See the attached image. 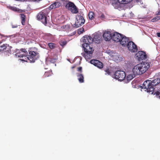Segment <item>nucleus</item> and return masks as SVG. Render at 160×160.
Masks as SVG:
<instances>
[{
	"label": "nucleus",
	"instance_id": "1",
	"mask_svg": "<svg viewBox=\"0 0 160 160\" xmlns=\"http://www.w3.org/2000/svg\"><path fill=\"white\" fill-rule=\"evenodd\" d=\"M160 83V78L155 79L152 81L147 80L144 81L141 86L142 88L146 89L147 92L151 94L154 93V87Z\"/></svg>",
	"mask_w": 160,
	"mask_h": 160
},
{
	"label": "nucleus",
	"instance_id": "2",
	"mask_svg": "<svg viewBox=\"0 0 160 160\" xmlns=\"http://www.w3.org/2000/svg\"><path fill=\"white\" fill-rule=\"evenodd\" d=\"M150 67L148 62H143L135 66L132 70L133 73L139 75L142 74L146 72Z\"/></svg>",
	"mask_w": 160,
	"mask_h": 160
},
{
	"label": "nucleus",
	"instance_id": "3",
	"mask_svg": "<svg viewBox=\"0 0 160 160\" xmlns=\"http://www.w3.org/2000/svg\"><path fill=\"white\" fill-rule=\"evenodd\" d=\"M93 39L90 36L86 35L83 37L82 41L84 43L82 44V47L84 52H93L94 49L90 46V44L93 42Z\"/></svg>",
	"mask_w": 160,
	"mask_h": 160
},
{
	"label": "nucleus",
	"instance_id": "4",
	"mask_svg": "<svg viewBox=\"0 0 160 160\" xmlns=\"http://www.w3.org/2000/svg\"><path fill=\"white\" fill-rule=\"evenodd\" d=\"M29 55L28 54V56L24 58L21 59L22 61L27 62L28 60L30 61L31 62H34L39 57V53L37 51H34L32 50L29 51Z\"/></svg>",
	"mask_w": 160,
	"mask_h": 160
},
{
	"label": "nucleus",
	"instance_id": "5",
	"mask_svg": "<svg viewBox=\"0 0 160 160\" xmlns=\"http://www.w3.org/2000/svg\"><path fill=\"white\" fill-rule=\"evenodd\" d=\"M48 13L46 10L40 12L37 15V18L40 20L43 24L46 25L47 22V16Z\"/></svg>",
	"mask_w": 160,
	"mask_h": 160
},
{
	"label": "nucleus",
	"instance_id": "6",
	"mask_svg": "<svg viewBox=\"0 0 160 160\" xmlns=\"http://www.w3.org/2000/svg\"><path fill=\"white\" fill-rule=\"evenodd\" d=\"M76 21L74 24V27L78 28L83 24L85 22V20L82 16L77 15L76 17Z\"/></svg>",
	"mask_w": 160,
	"mask_h": 160
},
{
	"label": "nucleus",
	"instance_id": "7",
	"mask_svg": "<svg viewBox=\"0 0 160 160\" xmlns=\"http://www.w3.org/2000/svg\"><path fill=\"white\" fill-rule=\"evenodd\" d=\"M12 47L7 44H3L0 47V52L3 51L5 54L9 55L12 52L11 49Z\"/></svg>",
	"mask_w": 160,
	"mask_h": 160
},
{
	"label": "nucleus",
	"instance_id": "8",
	"mask_svg": "<svg viewBox=\"0 0 160 160\" xmlns=\"http://www.w3.org/2000/svg\"><path fill=\"white\" fill-rule=\"evenodd\" d=\"M114 75L115 78L121 81L124 80L126 77L125 72L122 70H118L115 72Z\"/></svg>",
	"mask_w": 160,
	"mask_h": 160
},
{
	"label": "nucleus",
	"instance_id": "9",
	"mask_svg": "<svg viewBox=\"0 0 160 160\" xmlns=\"http://www.w3.org/2000/svg\"><path fill=\"white\" fill-rule=\"evenodd\" d=\"M66 7L73 13L76 14L78 12V8L73 2H69L66 5Z\"/></svg>",
	"mask_w": 160,
	"mask_h": 160
},
{
	"label": "nucleus",
	"instance_id": "10",
	"mask_svg": "<svg viewBox=\"0 0 160 160\" xmlns=\"http://www.w3.org/2000/svg\"><path fill=\"white\" fill-rule=\"evenodd\" d=\"M16 52V55L17 57L24 58V59H25V58L28 56V52L25 48H21L20 50L17 51Z\"/></svg>",
	"mask_w": 160,
	"mask_h": 160
},
{
	"label": "nucleus",
	"instance_id": "11",
	"mask_svg": "<svg viewBox=\"0 0 160 160\" xmlns=\"http://www.w3.org/2000/svg\"><path fill=\"white\" fill-rule=\"evenodd\" d=\"M126 47L128 50L132 52H136L138 50L137 45L132 41L129 42Z\"/></svg>",
	"mask_w": 160,
	"mask_h": 160
},
{
	"label": "nucleus",
	"instance_id": "12",
	"mask_svg": "<svg viewBox=\"0 0 160 160\" xmlns=\"http://www.w3.org/2000/svg\"><path fill=\"white\" fill-rule=\"evenodd\" d=\"M123 35L117 32H114L112 35V39L115 42H120Z\"/></svg>",
	"mask_w": 160,
	"mask_h": 160
},
{
	"label": "nucleus",
	"instance_id": "13",
	"mask_svg": "<svg viewBox=\"0 0 160 160\" xmlns=\"http://www.w3.org/2000/svg\"><path fill=\"white\" fill-rule=\"evenodd\" d=\"M137 57L138 61L145 59L147 58L146 54L145 52L142 51H139L137 54Z\"/></svg>",
	"mask_w": 160,
	"mask_h": 160
},
{
	"label": "nucleus",
	"instance_id": "14",
	"mask_svg": "<svg viewBox=\"0 0 160 160\" xmlns=\"http://www.w3.org/2000/svg\"><path fill=\"white\" fill-rule=\"evenodd\" d=\"M90 62L91 63L93 64L99 68H102L103 67L102 63L98 60H91Z\"/></svg>",
	"mask_w": 160,
	"mask_h": 160
},
{
	"label": "nucleus",
	"instance_id": "15",
	"mask_svg": "<svg viewBox=\"0 0 160 160\" xmlns=\"http://www.w3.org/2000/svg\"><path fill=\"white\" fill-rule=\"evenodd\" d=\"M112 35L110 31H105L103 34V37L106 41H109L112 39Z\"/></svg>",
	"mask_w": 160,
	"mask_h": 160
},
{
	"label": "nucleus",
	"instance_id": "16",
	"mask_svg": "<svg viewBox=\"0 0 160 160\" xmlns=\"http://www.w3.org/2000/svg\"><path fill=\"white\" fill-rule=\"evenodd\" d=\"M130 41H129L128 38L124 36H123L122 38L120 40L119 42L120 44L123 47H126L127 44H128V42Z\"/></svg>",
	"mask_w": 160,
	"mask_h": 160
},
{
	"label": "nucleus",
	"instance_id": "17",
	"mask_svg": "<svg viewBox=\"0 0 160 160\" xmlns=\"http://www.w3.org/2000/svg\"><path fill=\"white\" fill-rule=\"evenodd\" d=\"M61 5V3L59 2H55L50 5L49 7V8L51 10L53 8H58Z\"/></svg>",
	"mask_w": 160,
	"mask_h": 160
},
{
	"label": "nucleus",
	"instance_id": "18",
	"mask_svg": "<svg viewBox=\"0 0 160 160\" xmlns=\"http://www.w3.org/2000/svg\"><path fill=\"white\" fill-rule=\"evenodd\" d=\"M85 52V53L84 54L83 56L87 60L92 58L93 52Z\"/></svg>",
	"mask_w": 160,
	"mask_h": 160
},
{
	"label": "nucleus",
	"instance_id": "19",
	"mask_svg": "<svg viewBox=\"0 0 160 160\" xmlns=\"http://www.w3.org/2000/svg\"><path fill=\"white\" fill-rule=\"evenodd\" d=\"M77 77H78V79L80 83H83L84 82V78L83 75L82 74L79 73H77Z\"/></svg>",
	"mask_w": 160,
	"mask_h": 160
},
{
	"label": "nucleus",
	"instance_id": "20",
	"mask_svg": "<svg viewBox=\"0 0 160 160\" xmlns=\"http://www.w3.org/2000/svg\"><path fill=\"white\" fill-rule=\"evenodd\" d=\"M136 75H137L134 74L133 73V74H129L127 76L126 78L125 79V80L126 81L127 80V82H128L134 78Z\"/></svg>",
	"mask_w": 160,
	"mask_h": 160
},
{
	"label": "nucleus",
	"instance_id": "21",
	"mask_svg": "<svg viewBox=\"0 0 160 160\" xmlns=\"http://www.w3.org/2000/svg\"><path fill=\"white\" fill-rule=\"evenodd\" d=\"M133 0H117V2L121 4H126L128 3Z\"/></svg>",
	"mask_w": 160,
	"mask_h": 160
},
{
	"label": "nucleus",
	"instance_id": "22",
	"mask_svg": "<svg viewBox=\"0 0 160 160\" xmlns=\"http://www.w3.org/2000/svg\"><path fill=\"white\" fill-rule=\"evenodd\" d=\"M21 18L22 20L21 23L23 25H25V21L26 18V16L23 14H20Z\"/></svg>",
	"mask_w": 160,
	"mask_h": 160
},
{
	"label": "nucleus",
	"instance_id": "23",
	"mask_svg": "<svg viewBox=\"0 0 160 160\" xmlns=\"http://www.w3.org/2000/svg\"><path fill=\"white\" fill-rule=\"evenodd\" d=\"M52 74V70H49L47 72H46L43 75V77L46 78L51 76Z\"/></svg>",
	"mask_w": 160,
	"mask_h": 160
},
{
	"label": "nucleus",
	"instance_id": "24",
	"mask_svg": "<svg viewBox=\"0 0 160 160\" xmlns=\"http://www.w3.org/2000/svg\"><path fill=\"white\" fill-rule=\"evenodd\" d=\"M48 46L51 49H53L56 47V44L54 43L51 42L48 43Z\"/></svg>",
	"mask_w": 160,
	"mask_h": 160
},
{
	"label": "nucleus",
	"instance_id": "25",
	"mask_svg": "<svg viewBox=\"0 0 160 160\" xmlns=\"http://www.w3.org/2000/svg\"><path fill=\"white\" fill-rule=\"evenodd\" d=\"M94 14L93 12H90L89 13L88 17L91 20H92L94 18Z\"/></svg>",
	"mask_w": 160,
	"mask_h": 160
},
{
	"label": "nucleus",
	"instance_id": "26",
	"mask_svg": "<svg viewBox=\"0 0 160 160\" xmlns=\"http://www.w3.org/2000/svg\"><path fill=\"white\" fill-rule=\"evenodd\" d=\"M49 59H49V60L50 62H51L52 63H54L55 62H56V61L57 60V58H49Z\"/></svg>",
	"mask_w": 160,
	"mask_h": 160
},
{
	"label": "nucleus",
	"instance_id": "27",
	"mask_svg": "<svg viewBox=\"0 0 160 160\" xmlns=\"http://www.w3.org/2000/svg\"><path fill=\"white\" fill-rule=\"evenodd\" d=\"M99 16H98L99 18L102 19L105 18V16L104 15V14L102 13V12H100V13H99Z\"/></svg>",
	"mask_w": 160,
	"mask_h": 160
},
{
	"label": "nucleus",
	"instance_id": "28",
	"mask_svg": "<svg viewBox=\"0 0 160 160\" xmlns=\"http://www.w3.org/2000/svg\"><path fill=\"white\" fill-rule=\"evenodd\" d=\"M160 18L159 17H157L152 19V22H154L158 20Z\"/></svg>",
	"mask_w": 160,
	"mask_h": 160
},
{
	"label": "nucleus",
	"instance_id": "29",
	"mask_svg": "<svg viewBox=\"0 0 160 160\" xmlns=\"http://www.w3.org/2000/svg\"><path fill=\"white\" fill-rule=\"evenodd\" d=\"M60 45L62 46H64L67 44L66 41L61 42H60Z\"/></svg>",
	"mask_w": 160,
	"mask_h": 160
},
{
	"label": "nucleus",
	"instance_id": "30",
	"mask_svg": "<svg viewBox=\"0 0 160 160\" xmlns=\"http://www.w3.org/2000/svg\"><path fill=\"white\" fill-rule=\"evenodd\" d=\"M84 32V29L83 28H81L79 30L78 33L81 34L82 33Z\"/></svg>",
	"mask_w": 160,
	"mask_h": 160
},
{
	"label": "nucleus",
	"instance_id": "31",
	"mask_svg": "<svg viewBox=\"0 0 160 160\" xmlns=\"http://www.w3.org/2000/svg\"><path fill=\"white\" fill-rule=\"evenodd\" d=\"M105 71L106 72L107 74H108L109 75L111 73L110 70L108 68H106Z\"/></svg>",
	"mask_w": 160,
	"mask_h": 160
},
{
	"label": "nucleus",
	"instance_id": "32",
	"mask_svg": "<svg viewBox=\"0 0 160 160\" xmlns=\"http://www.w3.org/2000/svg\"><path fill=\"white\" fill-rule=\"evenodd\" d=\"M82 68L81 67H79L77 68V71L81 72H82Z\"/></svg>",
	"mask_w": 160,
	"mask_h": 160
},
{
	"label": "nucleus",
	"instance_id": "33",
	"mask_svg": "<svg viewBox=\"0 0 160 160\" xmlns=\"http://www.w3.org/2000/svg\"><path fill=\"white\" fill-rule=\"evenodd\" d=\"M154 94H156V96H159L160 95V92L159 91H157L154 93Z\"/></svg>",
	"mask_w": 160,
	"mask_h": 160
},
{
	"label": "nucleus",
	"instance_id": "34",
	"mask_svg": "<svg viewBox=\"0 0 160 160\" xmlns=\"http://www.w3.org/2000/svg\"><path fill=\"white\" fill-rule=\"evenodd\" d=\"M134 1H135L137 2V3H139L140 2V3H141V0H133Z\"/></svg>",
	"mask_w": 160,
	"mask_h": 160
},
{
	"label": "nucleus",
	"instance_id": "35",
	"mask_svg": "<svg viewBox=\"0 0 160 160\" xmlns=\"http://www.w3.org/2000/svg\"><path fill=\"white\" fill-rule=\"evenodd\" d=\"M18 27L17 25H12V28H17Z\"/></svg>",
	"mask_w": 160,
	"mask_h": 160
},
{
	"label": "nucleus",
	"instance_id": "36",
	"mask_svg": "<svg viewBox=\"0 0 160 160\" xmlns=\"http://www.w3.org/2000/svg\"><path fill=\"white\" fill-rule=\"evenodd\" d=\"M157 36L158 37H160V32H158L157 33Z\"/></svg>",
	"mask_w": 160,
	"mask_h": 160
},
{
	"label": "nucleus",
	"instance_id": "37",
	"mask_svg": "<svg viewBox=\"0 0 160 160\" xmlns=\"http://www.w3.org/2000/svg\"><path fill=\"white\" fill-rule=\"evenodd\" d=\"M157 14L158 15H160V10L158 12V13H157Z\"/></svg>",
	"mask_w": 160,
	"mask_h": 160
},
{
	"label": "nucleus",
	"instance_id": "38",
	"mask_svg": "<svg viewBox=\"0 0 160 160\" xmlns=\"http://www.w3.org/2000/svg\"><path fill=\"white\" fill-rule=\"evenodd\" d=\"M93 39L94 40V39H95V38H94V39H93ZM93 41H94V40H93Z\"/></svg>",
	"mask_w": 160,
	"mask_h": 160
}]
</instances>
